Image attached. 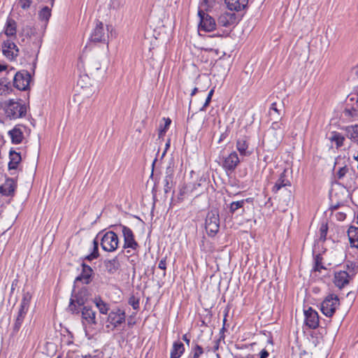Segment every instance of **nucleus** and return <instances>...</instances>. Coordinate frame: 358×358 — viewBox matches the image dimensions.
Listing matches in <instances>:
<instances>
[{
	"mask_svg": "<svg viewBox=\"0 0 358 358\" xmlns=\"http://www.w3.org/2000/svg\"><path fill=\"white\" fill-rule=\"evenodd\" d=\"M6 117L9 120H16L25 116L27 107L22 101L10 99L0 103Z\"/></svg>",
	"mask_w": 358,
	"mask_h": 358,
	"instance_id": "1",
	"label": "nucleus"
},
{
	"mask_svg": "<svg viewBox=\"0 0 358 358\" xmlns=\"http://www.w3.org/2000/svg\"><path fill=\"white\" fill-rule=\"evenodd\" d=\"M89 292L87 288L80 289L77 293L72 295L69 306V310L73 314H78L79 307L85 306L84 305L88 300Z\"/></svg>",
	"mask_w": 358,
	"mask_h": 358,
	"instance_id": "2",
	"label": "nucleus"
},
{
	"mask_svg": "<svg viewBox=\"0 0 358 358\" xmlns=\"http://www.w3.org/2000/svg\"><path fill=\"white\" fill-rule=\"evenodd\" d=\"M339 306L340 301L338 296L335 294H329L322 302L320 310L325 316L331 317Z\"/></svg>",
	"mask_w": 358,
	"mask_h": 358,
	"instance_id": "3",
	"label": "nucleus"
},
{
	"mask_svg": "<svg viewBox=\"0 0 358 358\" xmlns=\"http://www.w3.org/2000/svg\"><path fill=\"white\" fill-rule=\"evenodd\" d=\"M285 136V127L280 121H273L268 130L267 137L273 143V146L279 144Z\"/></svg>",
	"mask_w": 358,
	"mask_h": 358,
	"instance_id": "4",
	"label": "nucleus"
},
{
	"mask_svg": "<svg viewBox=\"0 0 358 358\" xmlns=\"http://www.w3.org/2000/svg\"><path fill=\"white\" fill-rule=\"evenodd\" d=\"M100 244L104 251L112 252L118 248L119 238L114 231H108L101 237Z\"/></svg>",
	"mask_w": 358,
	"mask_h": 358,
	"instance_id": "5",
	"label": "nucleus"
},
{
	"mask_svg": "<svg viewBox=\"0 0 358 358\" xmlns=\"http://www.w3.org/2000/svg\"><path fill=\"white\" fill-rule=\"evenodd\" d=\"M220 229V217L217 210L208 213L206 218V230L208 236H214Z\"/></svg>",
	"mask_w": 358,
	"mask_h": 358,
	"instance_id": "6",
	"label": "nucleus"
},
{
	"mask_svg": "<svg viewBox=\"0 0 358 358\" xmlns=\"http://www.w3.org/2000/svg\"><path fill=\"white\" fill-rule=\"evenodd\" d=\"M120 227L122 229V236L124 238L123 248L129 249L127 250V253H129L131 252L130 250L134 252L137 251L139 248V245L135 240L132 230L124 225L120 224Z\"/></svg>",
	"mask_w": 358,
	"mask_h": 358,
	"instance_id": "7",
	"label": "nucleus"
},
{
	"mask_svg": "<svg viewBox=\"0 0 358 358\" xmlns=\"http://www.w3.org/2000/svg\"><path fill=\"white\" fill-rule=\"evenodd\" d=\"M125 321V313L120 308L111 310L107 318L106 328L114 330Z\"/></svg>",
	"mask_w": 358,
	"mask_h": 358,
	"instance_id": "8",
	"label": "nucleus"
},
{
	"mask_svg": "<svg viewBox=\"0 0 358 358\" xmlns=\"http://www.w3.org/2000/svg\"><path fill=\"white\" fill-rule=\"evenodd\" d=\"M31 75L27 71H20L15 74L13 85L19 90L25 91L29 88Z\"/></svg>",
	"mask_w": 358,
	"mask_h": 358,
	"instance_id": "9",
	"label": "nucleus"
},
{
	"mask_svg": "<svg viewBox=\"0 0 358 358\" xmlns=\"http://www.w3.org/2000/svg\"><path fill=\"white\" fill-rule=\"evenodd\" d=\"M198 15L200 18V23L199 26V29L200 30H203L204 31H211L215 29L216 23L215 20L210 16L208 14L206 13L200 7Z\"/></svg>",
	"mask_w": 358,
	"mask_h": 358,
	"instance_id": "10",
	"label": "nucleus"
},
{
	"mask_svg": "<svg viewBox=\"0 0 358 358\" xmlns=\"http://www.w3.org/2000/svg\"><path fill=\"white\" fill-rule=\"evenodd\" d=\"M3 55L9 60L12 61L19 55V48L17 45L11 40L7 39L2 44Z\"/></svg>",
	"mask_w": 358,
	"mask_h": 358,
	"instance_id": "11",
	"label": "nucleus"
},
{
	"mask_svg": "<svg viewBox=\"0 0 358 358\" xmlns=\"http://www.w3.org/2000/svg\"><path fill=\"white\" fill-rule=\"evenodd\" d=\"M108 28H107L106 31L103 23L97 21L96 22V26L92 32L90 40L94 42H106L108 37Z\"/></svg>",
	"mask_w": 358,
	"mask_h": 358,
	"instance_id": "12",
	"label": "nucleus"
},
{
	"mask_svg": "<svg viewBox=\"0 0 358 358\" xmlns=\"http://www.w3.org/2000/svg\"><path fill=\"white\" fill-rule=\"evenodd\" d=\"M305 322L310 328L315 329L319 326V315L316 310L311 307L304 310Z\"/></svg>",
	"mask_w": 358,
	"mask_h": 358,
	"instance_id": "13",
	"label": "nucleus"
},
{
	"mask_svg": "<svg viewBox=\"0 0 358 358\" xmlns=\"http://www.w3.org/2000/svg\"><path fill=\"white\" fill-rule=\"evenodd\" d=\"M240 159L236 152H231L228 156L224 158L222 162L223 168L228 171H233L240 163Z\"/></svg>",
	"mask_w": 358,
	"mask_h": 358,
	"instance_id": "14",
	"label": "nucleus"
},
{
	"mask_svg": "<svg viewBox=\"0 0 358 358\" xmlns=\"http://www.w3.org/2000/svg\"><path fill=\"white\" fill-rule=\"evenodd\" d=\"M249 145L250 138L246 136H241L236 141V149L242 157H248L252 154V152L249 150Z\"/></svg>",
	"mask_w": 358,
	"mask_h": 358,
	"instance_id": "15",
	"label": "nucleus"
},
{
	"mask_svg": "<svg viewBox=\"0 0 358 358\" xmlns=\"http://www.w3.org/2000/svg\"><path fill=\"white\" fill-rule=\"evenodd\" d=\"M82 270L80 274L76 278L75 283L82 282L83 284H89L92 280L94 274L92 268L85 263L81 264Z\"/></svg>",
	"mask_w": 358,
	"mask_h": 358,
	"instance_id": "16",
	"label": "nucleus"
},
{
	"mask_svg": "<svg viewBox=\"0 0 358 358\" xmlns=\"http://www.w3.org/2000/svg\"><path fill=\"white\" fill-rule=\"evenodd\" d=\"M96 312L89 306H83L81 310L83 324L92 325L96 324Z\"/></svg>",
	"mask_w": 358,
	"mask_h": 358,
	"instance_id": "17",
	"label": "nucleus"
},
{
	"mask_svg": "<svg viewBox=\"0 0 358 358\" xmlns=\"http://www.w3.org/2000/svg\"><path fill=\"white\" fill-rule=\"evenodd\" d=\"M238 20L234 13L225 12L222 13L218 18V24L222 27H228L237 24Z\"/></svg>",
	"mask_w": 358,
	"mask_h": 358,
	"instance_id": "18",
	"label": "nucleus"
},
{
	"mask_svg": "<svg viewBox=\"0 0 358 358\" xmlns=\"http://www.w3.org/2000/svg\"><path fill=\"white\" fill-rule=\"evenodd\" d=\"M24 129L25 127L24 126L17 124L12 130L8 131V135L13 143L19 144L22 142Z\"/></svg>",
	"mask_w": 358,
	"mask_h": 358,
	"instance_id": "19",
	"label": "nucleus"
},
{
	"mask_svg": "<svg viewBox=\"0 0 358 358\" xmlns=\"http://www.w3.org/2000/svg\"><path fill=\"white\" fill-rule=\"evenodd\" d=\"M350 275L347 271H340L334 274V282L336 287L341 289L349 283Z\"/></svg>",
	"mask_w": 358,
	"mask_h": 358,
	"instance_id": "20",
	"label": "nucleus"
},
{
	"mask_svg": "<svg viewBox=\"0 0 358 358\" xmlns=\"http://www.w3.org/2000/svg\"><path fill=\"white\" fill-rule=\"evenodd\" d=\"M291 186V182L288 180L287 176V171L284 170L280 175L278 179L275 182L274 186L272 188L273 193H277L281 188L284 187Z\"/></svg>",
	"mask_w": 358,
	"mask_h": 358,
	"instance_id": "21",
	"label": "nucleus"
},
{
	"mask_svg": "<svg viewBox=\"0 0 358 358\" xmlns=\"http://www.w3.org/2000/svg\"><path fill=\"white\" fill-rule=\"evenodd\" d=\"M227 8L231 10L239 11L248 4V0H224Z\"/></svg>",
	"mask_w": 358,
	"mask_h": 358,
	"instance_id": "22",
	"label": "nucleus"
},
{
	"mask_svg": "<svg viewBox=\"0 0 358 358\" xmlns=\"http://www.w3.org/2000/svg\"><path fill=\"white\" fill-rule=\"evenodd\" d=\"M17 32V23L12 18H8L4 27V34L8 37H15Z\"/></svg>",
	"mask_w": 358,
	"mask_h": 358,
	"instance_id": "23",
	"label": "nucleus"
},
{
	"mask_svg": "<svg viewBox=\"0 0 358 358\" xmlns=\"http://www.w3.org/2000/svg\"><path fill=\"white\" fill-rule=\"evenodd\" d=\"M185 352L184 345L180 341H176L173 344L170 358H180Z\"/></svg>",
	"mask_w": 358,
	"mask_h": 358,
	"instance_id": "24",
	"label": "nucleus"
},
{
	"mask_svg": "<svg viewBox=\"0 0 358 358\" xmlns=\"http://www.w3.org/2000/svg\"><path fill=\"white\" fill-rule=\"evenodd\" d=\"M348 236L352 247L358 248V227L351 226L348 231Z\"/></svg>",
	"mask_w": 358,
	"mask_h": 358,
	"instance_id": "25",
	"label": "nucleus"
},
{
	"mask_svg": "<svg viewBox=\"0 0 358 358\" xmlns=\"http://www.w3.org/2000/svg\"><path fill=\"white\" fill-rule=\"evenodd\" d=\"M10 162L8 163L9 169H16L19 163L21 162L20 155L15 151H10L9 153Z\"/></svg>",
	"mask_w": 358,
	"mask_h": 358,
	"instance_id": "26",
	"label": "nucleus"
},
{
	"mask_svg": "<svg viewBox=\"0 0 358 358\" xmlns=\"http://www.w3.org/2000/svg\"><path fill=\"white\" fill-rule=\"evenodd\" d=\"M329 140L332 143H335L337 148L341 147L343 145L345 137L337 131H332L330 134Z\"/></svg>",
	"mask_w": 358,
	"mask_h": 358,
	"instance_id": "27",
	"label": "nucleus"
},
{
	"mask_svg": "<svg viewBox=\"0 0 358 358\" xmlns=\"http://www.w3.org/2000/svg\"><path fill=\"white\" fill-rule=\"evenodd\" d=\"M31 299V295L29 292H24L22 296V299L20 303L19 311L22 313H27L30 301Z\"/></svg>",
	"mask_w": 358,
	"mask_h": 358,
	"instance_id": "28",
	"label": "nucleus"
},
{
	"mask_svg": "<svg viewBox=\"0 0 358 358\" xmlns=\"http://www.w3.org/2000/svg\"><path fill=\"white\" fill-rule=\"evenodd\" d=\"M105 266L108 272L110 273H115L120 266V263L117 257H115L112 259L106 260L104 262Z\"/></svg>",
	"mask_w": 358,
	"mask_h": 358,
	"instance_id": "29",
	"label": "nucleus"
},
{
	"mask_svg": "<svg viewBox=\"0 0 358 358\" xmlns=\"http://www.w3.org/2000/svg\"><path fill=\"white\" fill-rule=\"evenodd\" d=\"M94 303L101 314L106 315L110 309L109 305L103 301L100 297H96Z\"/></svg>",
	"mask_w": 358,
	"mask_h": 358,
	"instance_id": "30",
	"label": "nucleus"
},
{
	"mask_svg": "<svg viewBox=\"0 0 358 358\" xmlns=\"http://www.w3.org/2000/svg\"><path fill=\"white\" fill-rule=\"evenodd\" d=\"M348 136L358 143V124L348 127L346 128Z\"/></svg>",
	"mask_w": 358,
	"mask_h": 358,
	"instance_id": "31",
	"label": "nucleus"
},
{
	"mask_svg": "<svg viewBox=\"0 0 358 358\" xmlns=\"http://www.w3.org/2000/svg\"><path fill=\"white\" fill-rule=\"evenodd\" d=\"M99 236V234H98L96 236V237L94 239L93 241V250L92 252H91V254H90L89 255H87L86 257H85V259H87V260H92V259H94L96 258H97L99 257V240H98V236Z\"/></svg>",
	"mask_w": 358,
	"mask_h": 358,
	"instance_id": "32",
	"label": "nucleus"
},
{
	"mask_svg": "<svg viewBox=\"0 0 358 358\" xmlns=\"http://www.w3.org/2000/svg\"><path fill=\"white\" fill-rule=\"evenodd\" d=\"M13 91L10 82H6L3 80H0V95L6 96Z\"/></svg>",
	"mask_w": 358,
	"mask_h": 358,
	"instance_id": "33",
	"label": "nucleus"
},
{
	"mask_svg": "<svg viewBox=\"0 0 358 358\" xmlns=\"http://www.w3.org/2000/svg\"><path fill=\"white\" fill-rule=\"evenodd\" d=\"M203 354V350L201 346L196 344L191 350L187 358H200Z\"/></svg>",
	"mask_w": 358,
	"mask_h": 358,
	"instance_id": "34",
	"label": "nucleus"
},
{
	"mask_svg": "<svg viewBox=\"0 0 358 358\" xmlns=\"http://www.w3.org/2000/svg\"><path fill=\"white\" fill-rule=\"evenodd\" d=\"M26 314H27V313H22L21 311H18L17 316L16 317L15 322L13 325V331L15 332H17L20 330Z\"/></svg>",
	"mask_w": 358,
	"mask_h": 358,
	"instance_id": "35",
	"label": "nucleus"
},
{
	"mask_svg": "<svg viewBox=\"0 0 358 358\" xmlns=\"http://www.w3.org/2000/svg\"><path fill=\"white\" fill-rule=\"evenodd\" d=\"M280 115V110L277 108L276 103H273L269 110V115L271 119L274 120V121H278V119L281 120Z\"/></svg>",
	"mask_w": 358,
	"mask_h": 358,
	"instance_id": "36",
	"label": "nucleus"
},
{
	"mask_svg": "<svg viewBox=\"0 0 358 358\" xmlns=\"http://www.w3.org/2000/svg\"><path fill=\"white\" fill-rule=\"evenodd\" d=\"M247 200H241L237 201H233L230 203L229 206V212L231 213H234L238 209H242L243 210V206Z\"/></svg>",
	"mask_w": 358,
	"mask_h": 358,
	"instance_id": "37",
	"label": "nucleus"
},
{
	"mask_svg": "<svg viewBox=\"0 0 358 358\" xmlns=\"http://www.w3.org/2000/svg\"><path fill=\"white\" fill-rule=\"evenodd\" d=\"M38 16L40 20L48 22L51 16V9L48 6H44L39 11Z\"/></svg>",
	"mask_w": 358,
	"mask_h": 358,
	"instance_id": "38",
	"label": "nucleus"
},
{
	"mask_svg": "<svg viewBox=\"0 0 358 358\" xmlns=\"http://www.w3.org/2000/svg\"><path fill=\"white\" fill-rule=\"evenodd\" d=\"M328 226L327 223H322L320 228V239L322 241H325L327 234Z\"/></svg>",
	"mask_w": 358,
	"mask_h": 358,
	"instance_id": "39",
	"label": "nucleus"
},
{
	"mask_svg": "<svg viewBox=\"0 0 358 358\" xmlns=\"http://www.w3.org/2000/svg\"><path fill=\"white\" fill-rule=\"evenodd\" d=\"M173 178L169 176H165L164 179V192L165 193L169 192L172 187Z\"/></svg>",
	"mask_w": 358,
	"mask_h": 358,
	"instance_id": "40",
	"label": "nucleus"
},
{
	"mask_svg": "<svg viewBox=\"0 0 358 358\" xmlns=\"http://www.w3.org/2000/svg\"><path fill=\"white\" fill-rule=\"evenodd\" d=\"M129 304L132 306L134 310L139 308V299L134 296H131L129 299Z\"/></svg>",
	"mask_w": 358,
	"mask_h": 358,
	"instance_id": "41",
	"label": "nucleus"
},
{
	"mask_svg": "<svg viewBox=\"0 0 358 358\" xmlns=\"http://www.w3.org/2000/svg\"><path fill=\"white\" fill-rule=\"evenodd\" d=\"M31 0H19L17 6L24 10L29 8L31 6Z\"/></svg>",
	"mask_w": 358,
	"mask_h": 358,
	"instance_id": "42",
	"label": "nucleus"
},
{
	"mask_svg": "<svg viewBox=\"0 0 358 358\" xmlns=\"http://www.w3.org/2000/svg\"><path fill=\"white\" fill-rule=\"evenodd\" d=\"M348 169L346 166H343L339 169L337 172V177L338 179H342L348 173Z\"/></svg>",
	"mask_w": 358,
	"mask_h": 358,
	"instance_id": "43",
	"label": "nucleus"
},
{
	"mask_svg": "<svg viewBox=\"0 0 358 358\" xmlns=\"http://www.w3.org/2000/svg\"><path fill=\"white\" fill-rule=\"evenodd\" d=\"M213 2L214 0H202V2L201 3V7L206 9V6H210Z\"/></svg>",
	"mask_w": 358,
	"mask_h": 358,
	"instance_id": "44",
	"label": "nucleus"
},
{
	"mask_svg": "<svg viewBox=\"0 0 358 358\" xmlns=\"http://www.w3.org/2000/svg\"><path fill=\"white\" fill-rule=\"evenodd\" d=\"M159 268L165 271L166 268V258L161 259L158 264Z\"/></svg>",
	"mask_w": 358,
	"mask_h": 358,
	"instance_id": "45",
	"label": "nucleus"
},
{
	"mask_svg": "<svg viewBox=\"0 0 358 358\" xmlns=\"http://www.w3.org/2000/svg\"><path fill=\"white\" fill-rule=\"evenodd\" d=\"M166 176H169V177H172L173 178V167L169 165L167 168H166Z\"/></svg>",
	"mask_w": 358,
	"mask_h": 358,
	"instance_id": "46",
	"label": "nucleus"
},
{
	"mask_svg": "<svg viewBox=\"0 0 358 358\" xmlns=\"http://www.w3.org/2000/svg\"><path fill=\"white\" fill-rule=\"evenodd\" d=\"M211 99L212 98L210 96H207L206 101H205L204 104L203 105L202 108H201V110H204L206 109V108L209 105V103L211 101Z\"/></svg>",
	"mask_w": 358,
	"mask_h": 358,
	"instance_id": "47",
	"label": "nucleus"
},
{
	"mask_svg": "<svg viewBox=\"0 0 358 358\" xmlns=\"http://www.w3.org/2000/svg\"><path fill=\"white\" fill-rule=\"evenodd\" d=\"M268 355V351L264 349L260 352V358H267Z\"/></svg>",
	"mask_w": 358,
	"mask_h": 358,
	"instance_id": "48",
	"label": "nucleus"
},
{
	"mask_svg": "<svg viewBox=\"0 0 358 358\" xmlns=\"http://www.w3.org/2000/svg\"><path fill=\"white\" fill-rule=\"evenodd\" d=\"M346 217V215L343 213H338L337 215H336V217L338 220L340 221H342L343 220H345Z\"/></svg>",
	"mask_w": 358,
	"mask_h": 358,
	"instance_id": "49",
	"label": "nucleus"
},
{
	"mask_svg": "<svg viewBox=\"0 0 358 358\" xmlns=\"http://www.w3.org/2000/svg\"><path fill=\"white\" fill-rule=\"evenodd\" d=\"M182 340L187 344V345H189L190 339L188 338L187 334L182 336Z\"/></svg>",
	"mask_w": 358,
	"mask_h": 358,
	"instance_id": "50",
	"label": "nucleus"
},
{
	"mask_svg": "<svg viewBox=\"0 0 358 358\" xmlns=\"http://www.w3.org/2000/svg\"><path fill=\"white\" fill-rule=\"evenodd\" d=\"M320 268H324L323 266H320L318 259L316 260L315 270L320 271Z\"/></svg>",
	"mask_w": 358,
	"mask_h": 358,
	"instance_id": "51",
	"label": "nucleus"
},
{
	"mask_svg": "<svg viewBox=\"0 0 358 358\" xmlns=\"http://www.w3.org/2000/svg\"><path fill=\"white\" fill-rule=\"evenodd\" d=\"M93 67L96 69V70H99L101 69V65L99 64H97L96 62H94L93 64Z\"/></svg>",
	"mask_w": 358,
	"mask_h": 358,
	"instance_id": "52",
	"label": "nucleus"
},
{
	"mask_svg": "<svg viewBox=\"0 0 358 358\" xmlns=\"http://www.w3.org/2000/svg\"><path fill=\"white\" fill-rule=\"evenodd\" d=\"M352 157L355 160H356L358 162V152H355V153L352 155Z\"/></svg>",
	"mask_w": 358,
	"mask_h": 358,
	"instance_id": "53",
	"label": "nucleus"
},
{
	"mask_svg": "<svg viewBox=\"0 0 358 358\" xmlns=\"http://www.w3.org/2000/svg\"><path fill=\"white\" fill-rule=\"evenodd\" d=\"M171 122V121L170 119H166L165 122V128L168 127L170 125Z\"/></svg>",
	"mask_w": 358,
	"mask_h": 358,
	"instance_id": "54",
	"label": "nucleus"
},
{
	"mask_svg": "<svg viewBox=\"0 0 358 358\" xmlns=\"http://www.w3.org/2000/svg\"><path fill=\"white\" fill-rule=\"evenodd\" d=\"M198 92V88L197 87H194L191 93V96H194V94H196V93Z\"/></svg>",
	"mask_w": 358,
	"mask_h": 358,
	"instance_id": "55",
	"label": "nucleus"
},
{
	"mask_svg": "<svg viewBox=\"0 0 358 358\" xmlns=\"http://www.w3.org/2000/svg\"><path fill=\"white\" fill-rule=\"evenodd\" d=\"M340 205H341V203H336V205H333V206H331V208H332V209H334V210H335V209H337V208L340 206Z\"/></svg>",
	"mask_w": 358,
	"mask_h": 358,
	"instance_id": "56",
	"label": "nucleus"
},
{
	"mask_svg": "<svg viewBox=\"0 0 358 358\" xmlns=\"http://www.w3.org/2000/svg\"><path fill=\"white\" fill-rule=\"evenodd\" d=\"M213 93H214V90H213V89H212V90H210V91L208 92V96H210L212 98V96H213Z\"/></svg>",
	"mask_w": 358,
	"mask_h": 358,
	"instance_id": "57",
	"label": "nucleus"
},
{
	"mask_svg": "<svg viewBox=\"0 0 358 358\" xmlns=\"http://www.w3.org/2000/svg\"><path fill=\"white\" fill-rule=\"evenodd\" d=\"M41 39H38V42H37V43H36V46H37V48H40V46H41Z\"/></svg>",
	"mask_w": 358,
	"mask_h": 358,
	"instance_id": "58",
	"label": "nucleus"
},
{
	"mask_svg": "<svg viewBox=\"0 0 358 358\" xmlns=\"http://www.w3.org/2000/svg\"><path fill=\"white\" fill-rule=\"evenodd\" d=\"M13 192H14V189L10 187V189L8 190V193H10Z\"/></svg>",
	"mask_w": 358,
	"mask_h": 358,
	"instance_id": "59",
	"label": "nucleus"
},
{
	"mask_svg": "<svg viewBox=\"0 0 358 358\" xmlns=\"http://www.w3.org/2000/svg\"><path fill=\"white\" fill-rule=\"evenodd\" d=\"M169 143H167L166 144V150L169 148Z\"/></svg>",
	"mask_w": 358,
	"mask_h": 358,
	"instance_id": "60",
	"label": "nucleus"
},
{
	"mask_svg": "<svg viewBox=\"0 0 358 358\" xmlns=\"http://www.w3.org/2000/svg\"><path fill=\"white\" fill-rule=\"evenodd\" d=\"M357 224H358V214H357Z\"/></svg>",
	"mask_w": 358,
	"mask_h": 358,
	"instance_id": "61",
	"label": "nucleus"
},
{
	"mask_svg": "<svg viewBox=\"0 0 358 358\" xmlns=\"http://www.w3.org/2000/svg\"><path fill=\"white\" fill-rule=\"evenodd\" d=\"M3 70L2 66L0 65V71Z\"/></svg>",
	"mask_w": 358,
	"mask_h": 358,
	"instance_id": "62",
	"label": "nucleus"
},
{
	"mask_svg": "<svg viewBox=\"0 0 358 358\" xmlns=\"http://www.w3.org/2000/svg\"><path fill=\"white\" fill-rule=\"evenodd\" d=\"M53 4V0H51V5Z\"/></svg>",
	"mask_w": 358,
	"mask_h": 358,
	"instance_id": "63",
	"label": "nucleus"
},
{
	"mask_svg": "<svg viewBox=\"0 0 358 358\" xmlns=\"http://www.w3.org/2000/svg\"><path fill=\"white\" fill-rule=\"evenodd\" d=\"M57 358H59V357H57Z\"/></svg>",
	"mask_w": 358,
	"mask_h": 358,
	"instance_id": "64",
	"label": "nucleus"
}]
</instances>
